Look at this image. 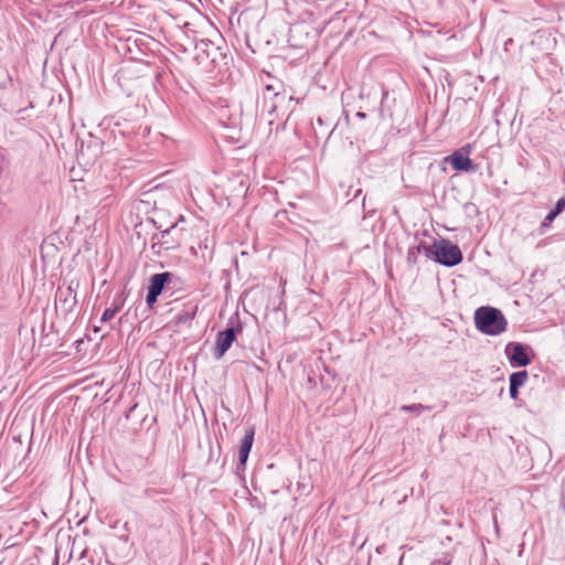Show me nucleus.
Here are the masks:
<instances>
[{
    "mask_svg": "<svg viewBox=\"0 0 565 565\" xmlns=\"http://www.w3.org/2000/svg\"><path fill=\"white\" fill-rule=\"evenodd\" d=\"M475 326L483 334L499 335L507 330L508 320L497 308L480 307L475 311Z\"/></svg>",
    "mask_w": 565,
    "mask_h": 565,
    "instance_id": "1",
    "label": "nucleus"
},
{
    "mask_svg": "<svg viewBox=\"0 0 565 565\" xmlns=\"http://www.w3.org/2000/svg\"><path fill=\"white\" fill-rule=\"evenodd\" d=\"M186 228L179 227L178 223L172 224L166 230H161L160 233H156L151 236V249L154 254H160L162 249H175L181 247L185 242Z\"/></svg>",
    "mask_w": 565,
    "mask_h": 565,
    "instance_id": "2",
    "label": "nucleus"
},
{
    "mask_svg": "<svg viewBox=\"0 0 565 565\" xmlns=\"http://www.w3.org/2000/svg\"><path fill=\"white\" fill-rule=\"evenodd\" d=\"M434 262L446 267H454L462 262V253L458 245L449 239L439 238L436 241Z\"/></svg>",
    "mask_w": 565,
    "mask_h": 565,
    "instance_id": "3",
    "label": "nucleus"
},
{
    "mask_svg": "<svg viewBox=\"0 0 565 565\" xmlns=\"http://www.w3.org/2000/svg\"><path fill=\"white\" fill-rule=\"evenodd\" d=\"M470 151L471 145H466L447 156L445 161L449 162L452 169L458 172H477L478 164L469 158Z\"/></svg>",
    "mask_w": 565,
    "mask_h": 565,
    "instance_id": "4",
    "label": "nucleus"
},
{
    "mask_svg": "<svg viewBox=\"0 0 565 565\" xmlns=\"http://www.w3.org/2000/svg\"><path fill=\"white\" fill-rule=\"evenodd\" d=\"M242 331L243 328L238 320L236 326H231L226 328L224 331H220L216 335V341L214 345V356L216 359H221L225 354V352L231 348L237 334L241 333Z\"/></svg>",
    "mask_w": 565,
    "mask_h": 565,
    "instance_id": "5",
    "label": "nucleus"
},
{
    "mask_svg": "<svg viewBox=\"0 0 565 565\" xmlns=\"http://www.w3.org/2000/svg\"><path fill=\"white\" fill-rule=\"evenodd\" d=\"M531 351V347L516 342H510L505 348V353L513 367H522L531 364L532 360L529 355Z\"/></svg>",
    "mask_w": 565,
    "mask_h": 565,
    "instance_id": "6",
    "label": "nucleus"
},
{
    "mask_svg": "<svg viewBox=\"0 0 565 565\" xmlns=\"http://www.w3.org/2000/svg\"><path fill=\"white\" fill-rule=\"evenodd\" d=\"M103 153V141L99 138L90 137L88 141H82L77 150V158L85 164L94 163Z\"/></svg>",
    "mask_w": 565,
    "mask_h": 565,
    "instance_id": "7",
    "label": "nucleus"
},
{
    "mask_svg": "<svg viewBox=\"0 0 565 565\" xmlns=\"http://www.w3.org/2000/svg\"><path fill=\"white\" fill-rule=\"evenodd\" d=\"M181 282V278L173 273L163 271L154 274L150 277L148 291L160 296L166 287L169 288L171 285L175 287L178 284Z\"/></svg>",
    "mask_w": 565,
    "mask_h": 565,
    "instance_id": "8",
    "label": "nucleus"
},
{
    "mask_svg": "<svg viewBox=\"0 0 565 565\" xmlns=\"http://www.w3.org/2000/svg\"><path fill=\"white\" fill-rule=\"evenodd\" d=\"M78 282L71 281L68 286H60L55 294V302L60 303L64 311H72L77 303Z\"/></svg>",
    "mask_w": 565,
    "mask_h": 565,
    "instance_id": "9",
    "label": "nucleus"
},
{
    "mask_svg": "<svg viewBox=\"0 0 565 565\" xmlns=\"http://www.w3.org/2000/svg\"><path fill=\"white\" fill-rule=\"evenodd\" d=\"M255 428L253 426L248 427L245 430V435L241 441L239 451H238V462L236 465V470L244 471L246 467V462L254 443Z\"/></svg>",
    "mask_w": 565,
    "mask_h": 565,
    "instance_id": "10",
    "label": "nucleus"
},
{
    "mask_svg": "<svg viewBox=\"0 0 565 565\" xmlns=\"http://www.w3.org/2000/svg\"><path fill=\"white\" fill-rule=\"evenodd\" d=\"M199 312L198 301H189L183 305V308L173 317L172 323L175 327L191 326Z\"/></svg>",
    "mask_w": 565,
    "mask_h": 565,
    "instance_id": "11",
    "label": "nucleus"
},
{
    "mask_svg": "<svg viewBox=\"0 0 565 565\" xmlns=\"http://www.w3.org/2000/svg\"><path fill=\"white\" fill-rule=\"evenodd\" d=\"M267 79L264 81V88L268 93H273L274 96H278L280 93V89L282 88V83L278 78H275L270 76V74H267Z\"/></svg>",
    "mask_w": 565,
    "mask_h": 565,
    "instance_id": "12",
    "label": "nucleus"
},
{
    "mask_svg": "<svg viewBox=\"0 0 565 565\" xmlns=\"http://www.w3.org/2000/svg\"><path fill=\"white\" fill-rule=\"evenodd\" d=\"M436 241L437 239H435L431 245H428L426 242L420 241L418 243V245L415 246L416 252H418V254L424 253L428 259L434 260L435 259L434 254L436 250Z\"/></svg>",
    "mask_w": 565,
    "mask_h": 565,
    "instance_id": "13",
    "label": "nucleus"
},
{
    "mask_svg": "<svg viewBox=\"0 0 565 565\" xmlns=\"http://www.w3.org/2000/svg\"><path fill=\"white\" fill-rule=\"evenodd\" d=\"M529 379V373L527 371L523 370V371H518V372H514L510 375V384H513V385H516V387H521L525 384V382L527 381Z\"/></svg>",
    "mask_w": 565,
    "mask_h": 565,
    "instance_id": "14",
    "label": "nucleus"
},
{
    "mask_svg": "<svg viewBox=\"0 0 565 565\" xmlns=\"http://www.w3.org/2000/svg\"><path fill=\"white\" fill-rule=\"evenodd\" d=\"M433 406L424 405V404H411V405H402L401 411L406 413H415L416 415L422 414L425 411H431Z\"/></svg>",
    "mask_w": 565,
    "mask_h": 565,
    "instance_id": "15",
    "label": "nucleus"
},
{
    "mask_svg": "<svg viewBox=\"0 0 565 565\" xmlns=\"http://www.w3.org/2000/svg\"><path fill=\"white\" fill-rule=\"evenodd\" d=\"M122 305H124V301L120 300V301L114 303V306L111 308L105 309L102 315L100 321L107 322V321L111 320L115 317V315L121 309Z\"/></svg>",
    "mask_w": 565,
    "mask_h": 565,
    "instance_id": "16",
    "label": "nucleus"
},
{
    "mask_svg": "<svg viewBox=\"0 0 565 565\" xmlns=\"http://www.w3.org/2000/svg\"><path fill=\"white\" fill-rule=\"evenodd\" d=\"M418 255L419 254H418V252H416L415 246L409 247L407 250V256H406L407 265L411 267L416 266L418 263Z\"/></svg>",
    "mask_w": 565,
    "mask_h": 565,
    "instance_id": "17",
    "label": "nucleus"
},
{
    "mask_svg": "<svg viewBox=\"0 0 565 565\" xmlns=\"http://www.w3.org/2000/svg\"><path fill=\"white\" fill-rule=\"evenodd\" d=\"M452 554L449 552L443 553L441 556L431 562L430 565H451Z\"/></svg>",
    "mask_w": 565,
    "mask_h": 565,
    "instance_id": "18",
    "label": "nucleus"
},
{
    "mask_svg": "<svg viewBox=\"0 0 565 565\" xmlns=\"http://www.w3.org/2000/svg\"><path fill=\"white\" fill-rule=\"evenodd\" d=\"M154 543H158V541L152 535V533H147L146 536H145V547H146V550L148 552L154 553V551H156V544Z\"/></svg>",
    "mask_w": 565,
    "mask_h": 565,
    "instance_id": "19",
    "label": "nucleus"
},
{
    "mask_svg": "<svg viewBox=\"0 0 565 565\" xmlns=\"http://www.w3.org/2000/svg\"><path fill=\"white\" fill-rule=\"evenodd\" d=\"M556 216H553L552 212H550L545 217L544 220L542 221L541 225H540V233L541 234H544L552 225L553 221L555 220Z\"/></svg>",
    "mask_w": 565,
    "mask_h": 565,
    "instance_id": "20",
    "label": "nucleus"
},
{
    "mask_svg": "<svg viewBox=\"0 0 565 565\" xmlns=\"http://www.w3.org/2000/svg\"><path fill=\"white\" fill-rule=\"evenodd\" d=\"M565 209V196L561 198L554 209L551 211L553 216H557L558 214H561L563 212V210Z\"/></svg>",
    "mask_w": 565,
    "mask_h": 565,
    "instance_id": "21",
    "label": "nucleus"
},
{
    "mask_svg": "<svg viewBox=\"0 0 565 565\" xmlns=\"http://www.w3.org/2000/svg\"><path fill=\"white\" fill-rule=\"evenodd\" d=\"M158 295L156 294H152L150 291L147 292V296H146V303L147 306L151 309L153 308L154 303L157 302L158 300Z\"/></svg>",
    "mask_w": 565,
    "mask_h": 565,
    "instance_id": "22",
    "label": "nucleus"
},
{
    "mask_svg": "<svg viewBox=\"0 0 565 565\" xmlns=\"http://www.w3.org/2000/svg\"><path fill=\"white\" fill-rule=\"evenodd\" d=\"M509 394L512 399H516L519 396V387H516V385L510 384Z\"/></svg>",
    "mask_w": 565,
    "mask_h": 565,
    "instance_id": "23",
    "label": "nucleus"
},
{
    "mask_svg": "<svg viewBox=\"0 0 565 565\" xmlns=\"http://www.w3.org/2000/svg\"><path fill=\"white\" fill-rule=\"evenodd\" d=\"M82 565H94V561L87 559V562H84Z\"/></svg>",
    "mask_w": 565,
    "mask_h": 565,
    "instance_id": "24",
    "label": "nucleus"
},
{
    "mask_svg": "<svg viewBox=\"0 0 565 565\" xmlns=\"http://www.w3.org/2000/svg\"><path fill=\"white\" fill-rule=\"evenodd\" d=\"M53 565H58V556L57 555H55V557H54Z\"/></svg>",
    "mask_w": 565,
    "mask_h": 565,
    "instance_id": "25",
    "label": "nucleus"
},
{
    "mask_svg": "<svg viewBox=\"0 0 565 565\" xmlns=\"http://www.w3.org/2000/svg\"><path fill=\"white\" fill-rule=\"evenodd\" d=\"M86 553H87L86 550L82 552L81 559H84L86 557Z\"/></svg>",
    "mask_w": 565,
    "mask_h": 565,
    "instance_id": "26",
    "label": "nucleus"
},
{
    "mask_svg": "<svg viewBox=\"0 0 565 565\" xmlns=\"http://www.w3.org/2000/svg\"><path fill=\"white\" fill-rule=\"evenodd\" d=\"M317 121H318V124H319V125H323V124H324V120H322V118H321V117H319V118L317 119Z\"/></svg>",
    "mask_w": 565,
    "mask_h": 565,
    "instance_id": "27",
    "label": "nucleus"
},
{
    "mask_svg": "<svg viewBox=\"0 0 565 565\" xmlns=\"http://www.w3.org/2000/svg\"><path fill=\"white\" fill-rule=\"evenodd\" d=\"M356 116H359V117H361V118H364V117H365V114H364V113L359 111V113L356 114Z\"/></svg>",
    "mask_w": 565,
    "mask_h": 565,
    "instance_id": "28",
    "label": "nucleus"
},
{
    "mask_svg": "<svg viewBox=\"0 0 565 565\" xmlns=\"http://www.w3.org/2000/svg\"><path fill=\"white\" fill-rule=\"evenodd\" d=\"M184 221V216H180V222H183Z\"/></svg>",
    "mask_w": 565,
    "mask_h": 565,
    "instance_id": "29",
    "label": "nucleus"
}]
</instances>
